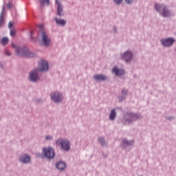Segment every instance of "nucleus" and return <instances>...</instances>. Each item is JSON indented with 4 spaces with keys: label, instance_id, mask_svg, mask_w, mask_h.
Listing matches in <instances>:
<instances>
[{
    "label": "nucleus",
    "instance_id": "1",
    "mask_svg": "<svg viewBox=\"0 0 176 176\" xmlns=\"http://www.w3.org/2000/svg\"><path fill=\"white\" fill-rule=\"evenodd\" d=\"M12 47L13 49H15V54L16 56H19L20 57H28V58L35 57V54L31 52L30 50L25 47L21 48L13 43L12 44Z\"/></svg>",
    "mask_w": 176,
    "mask_h": 176
},
{
    "label": "nucleus",
    "instance_id": "2",
    "mask_svg": "<svg viewBox=\"0 0 176 176\" xmlns=\"http://www.w3.org/2000/svg\"><path fill=\"white\" fill-rule=\"evenodd\" d=\"M45 71V59H42L38 62L37 70L32 71L29 74V79L32 82H36L39 79L38 72H43Z\"/></svg>",
    "mask_w": 176,
    "mask_h": 176
},
{
    "label": "nucleus",
    "instance_id": "3",
    "mask_svg": "<svg viewBox=\"0 0 176 176\" xmlns=\"http://www.w3.org/2000/svg\"><path fill=\"white\" fill-rule=\"evenodd\" d=\"M38 41L41 46H45V24L40 23L38 25Z\"/></svg>",
    "mask_w": 176,
    "mask_h": 176
},
{
    "label": "nucleus",
    "instance_id": "4",
    "mask_svg": "<svg viewBox=\"0 0 176 176\" xmlns=\"http://www.w3.org/2000/svg\"><path fill=\"white\" fill-rule=\"evenodd\" d=\"M57 144H60L64 150H69L71 144L67 139H58L56 141Z\"/></svg>",
    "mask_w": 176,
    "mask_h": 176
},
{
    "label": "nucleus",
    "instance_id": "5",
    "mask_svg": "<svg viewBox=\"0 0 176 176\" xmlns=\"http://www.w3.org/2000/svg\"><path fill=\"white\" fill-rule=\"evenodd\" d=\"M155 10L156 11H160L161 8H162V16L164 17H168L170 15V11L167 10L166 7H162V6H159V4H155Z\"/></svg>",
    "mask_w": 176,
    "mask_h": 176
},
{
    "label": "nucleus",
    "instance_id": "6",
    "mask_svg": "<svg viewBox=\"0 0 176 176\" xmlns=\"http://www.w3.org/2000/svg\"><path fill=\"white\" fill-rule=\"evenodd\" d=\"M54 155L55 151L52 147H47L45 148V157H47V158H54Z\"/></svg>",
    "mask_w": 176,
    "mask_h": 176
},
{
    "label": "nucleus",
    "instance_id": "7",
    "mask_svg": "<svg viewBox=\"0 0 176 176\" xmlns=\"http://www.w3.org/2000/svg\"><path fill=\"white\" fill-rule=\"evenodd\" d=\"M51 98L54 102H61L63 100V96L60 94H59V92L52 94V95H51Z\"/></svg>",
    "mask_w": 176,
    "mask_h": 176
},
{
    "label": "nucleus",
    "instance_id": "8",
    "mask_svg": "<svg viewBox=\"0 0 176 176\" xmlns=\"http://www.w3.org/2000/svg\"><path fill=\"white\" fill-rule=\"evenodd\" d=\"M133 58V54L130 51H126L123 55H122V58L125 60V62H129Z\"/></svg>",
    "mask_w": 176,
    "mask_h": 176
},
{
    "label": "nucleus",
    "instance_id": "9",
    "mask_svg": "<svg viewBox=\"0 0 176 176\" xmlns=\"http://www.w3.org/2000/svg\"><path fill=\"white\" fill-rule=\"evenodd\" d=\"M161 43L164 47H170L175 43L173 38H166V40H162Z\"/></svg>",
    "mask_w": 176,
    "mask_h": 176
},
{
    "label": "nucleus",
    "instance_id": "10",
    "mask_svg": "<svg viewBox=\"0 0 176 176\" xmlns=\"http://www.w3.org/2000/svg\"><path fill=\"white\" fill-rule=\"evenodd\" d=\"M113 73H114L116 76H122L124 74L125 72L123 69H118V67H113Z\"/></svg>",
    "mask_w": 176,
    "mask_h": 176
},
{
    "label": "nucleus",
    "instance_id": "11",
    "mask_svg": "<svg viewBox=\"0 0 176 176\" xmlns=\"http://www.w3.org/2000/svg\"><path fill=\"white\" fill-rule=\"evenodd\" d=\"M94 78H95V80H97L98 81H104V80H106L107 77L104 74H96L95 76H94Z\"/></svg>",
    "mask_w": 176,
    "mask_h": 176
},
{
    "label": "nucleus",
    "instance_id": "12",
    "mask_svg": "<svg viewBox=\"0 0 176 176\" xmlns=\"http://www.w3.org/2000/svg\"><path fill=\"white\" fill-rule=\"evenodd\" d=\"M56 168H58V169H60V170L65 169L66 168L65 162H63L62 161L57 162Z\"/></svg>",
    "mask_w": 176,
    "mask_h": 176
},
{
    "label": "nucleus",
    "instance_id": "13",
    "mask_svg": "<svg viewBox=\"0 0 176 176\" xmlns=\"http://www.w3.org/2000/svg\"><path fill=\"white\" fill-rule=\"evenodd\" d=\"M39 5H38V10L40 12H43L45 10V0H39Z\"/></svg>",
    "mask_w": 176,
    "mask_h": 176
},
{
    "label": "nucleus",
    "instance_id": "14",
    "mask_svg": "<svg viewBox=\"0 0 176 176\" xmlns=\"http://www.w3.org/2000/svg\"><path fill=\"white\" fill-rule=\"evenodd\" d=\"M56 3L58 4V8H57L58 15L61 16L63 13V7H61L58 0H56Z\"/></svg>",
    "mask_w": 176,
    "mask_h": 176
},
{
    "label": "nucleus",
    "instance_id": "15",
    "mask_svg": "<svg viewBox=\"0 0 176 176\" xmlns=\"http://www.w3.org/2000/svg\"><path fill=\"white\" fill-rule=\"evenodd\" d=\"M20 160H21L23 163H28V162L30 160V156L25 155L22 158H20Z\"/></svg>",
    "mask_w": 176,
    "mask_h": 176
},
{
    "label": "nucleus",
    "instance_id": "16",
    "mask_svg": "<svg viewBox=\"0 0 176 176\" xmlns=\"http://www.w3.org/2000/svg\"><path fill=\"white\" fill-rule=\"evenodd\" d=\"M8 43H9V38H8V37H3L1 38V45L3 46H6V45H8Z\"/></svg>",
    "mask_w": 176,
    "mask_h": 176
},
{
    "label": "nucleus",
    "instance_id": "17",
    "mask_svg": "<svg viewBox=\"0 0 176 176\" xmlns=\"http://www.w3.org/2000/svg\"><path fill=\"white\" fill-rule=\"evenodd\" d=\"M56 22L58 25H60L61 26L66 25V21L64 19H56Z\"/></svg>",
    "mask_w": 176,
    "mask_h": 176
},
{
    "label": "nucleus",
    "instance_id": "18",
    "mask_svg": "<svg viewBox=\"0 0 176 176\" xmlns=\"http://www.w3.org/2000/svg\"><path fill=\"white\" fill-rule=\"evenodd\" d=\"M116 117V111L115 109L111 110V114L109 116L110 120H115Z\"/></svg>",
    "mask_w": 176,
    "mask_h": 176
},
{
    "label": "nucleus",
    "instance_id": "19",
    "mask_svg": "<svg viewBox=\"0 0 176 176\" xmlns=\"http://www.w3.org/2000/svg\"><path fill=\"white\" fill-rule=\"evenodd\" d=\"M49 45H50V40L45 34V47H49Z\"/></svg>",
    "mask_w": 176,
    "mask_h": 176
},
{
    "label": "nucleus",
    "instance_id": "20",
    "mask_svg": "<svg viewBox=\"0 0 176 176\" xmlns=\"http://www.w3.org/2000/svg\"><path fill=\"white\" fill-rule=\"evenodd\" d=\"M133 143V142H129L128 140H126V139H124V140H122V144H132Z\"/></svg>",
    "mask_w": 176,
    "mask_h": 176
},
{
    "label": "nucleus",
    "instance_id": "21",
    "mask_svg": "<svg viewBox=\"0 0 176 176\" xmlns=\"http://www.w3.org/2000/svg\"><path fill=\"white\" fill-rule=\"evenodd\" d=\"M15 34H16V30H12L10 31V36H14Z\"/></svg>",
    "mask_w": 176,
    "mask_h": 176
},
{
    "label": "nucleus",
    "instance_id": "22",
    "mask_svg": "<svg viewBox=\"0 0 176 176\" xmlns=\"http://www.w3.org/2000/svg\"><path fill=\"white\" fill-rule=\"evenodd\" d=\"M130 117L131 120H135V118H137V116H135V114H131Z\"/></svg>",
    "mask_w": 176,
    "mask_h": 176
},
{
    "label": "nucleus",
    "instance_id": "23",
    "mask_svg": "<svg viewBox=\"0 0 176 176\" xmlns=\"http://www.w3.org/2000/svg\"><path fill=\"white\" fill-rule=\"evenodd\" d=\"M49 70V63L45 60V72Z\"/></svg>",
    "mask_w": 176,
    "mask_h": 176
},
{
    "label": "nucleus",
    "instance_id": "24",
    "mask_svg": "<svg viewBox=\"0 0 176 176\" xmlns=\"http://www.w3.org/2000/svg\"><path fill=\"white\" fill-rule=\"evenodd\" d=\"M98 140L100 143H101L102 144H104V138H99Z\"/></svg>",
    "mask_w": 176,
    "mask_h": 176
},
{
    "label": "nucleus",
    "instance_id": "25",
    "mask_svg": "<svg viewBox=\"0 0 176 176\" xmlns=\"http://www.w3.org/2000/svg\"><path fill=\"white\" fill-rule=\"evenodd\" d=\"M45 139H46V140H52V136H46Z\"/></svg>",
    "mask_w": 176,
    "mask_h": 176
},
{
    "label": "nucleus",
    "instance_id": "26",
    "mask_svg": "<svg viewBox=\"0 0 176 176\" xmlns=\"http://www.w3.org/2000/svg\"><path fill=\"white\" fill-rule=\"evenodd\" d=\"M12 27H13V23L9 22V23H8V28H12Z\"/></svg>",
    "mask_w": 176,
    "mask_h": 176
},
{
    "label": "nucleus",
    "instance_id": "27",
    "mask_svg": "<svg viewBox=\"0 0 176 176\" xmlns=\"http://www.w3.org/2000/svg\"><path fill=\"white\" fill-rule=\"evenodd\" d=\"M5 54H6V56H10V52L9 51L6 50L5 52Z\"/></svg>",
    "mask_w": 176,
    "mask_h": 176
},
{
    "label": "nucleus",
    "instance_id": "28",
    "mask_svg": "<svg viewBox=\"0 0 176 176\" xmlns=\"http://www.w3.org/2000/svg\"><path fill=\"white\" fill-rule=\"evenodd\" d=\"M115 2H116V3H118L119 5V3H121V2H122V0H114Z\"/></svg>",
    "mask_w": 176,
    "mask_h": 176
},
{
    "label": "nucleus",
    "instance_id": "29",
    "mask_svg": "<svg viewBox=\"0 0 176 176\" xmlns=\"http://www.w3.org/2000/svg\"><path fill=\"white\" fill-rule=\"evenodd\" d=\"M7 8H8V9H10L12 8V4L10 3H8L7 4Z\"/></svg>",
    "mask_w": 176,
    "mask_h": 176
},
{
    "label": "nucleus",
    "instance_id": "30",
    "mask_svg": "<svg viewBox=\"0 0 176 176\" xmlns=\"http://www.w3.org/2000/svg\"><path fill=\"white\" fill-rule=\"evenodd\" d=\"M46 5H50V0H45Z\"/></svg>",
    "mask_w": 176,
    "mask_h": 176
},
{
    "label": "nucleus",
    "instance_id": "31",
    "mask_svg": "<svg viewBox=\"0 0 176 176\" xmlns=\"http://www.w3.org/2000/svg\"><path fill=\"white\" fill-rule=\"evenodd\" d=\"M133 0H125V1L127 3H131V2H133Z\"/></svg>",
    "mask_w": 176,
    "mask_h": 176
},
{
    "label": "nucleus",
    "instance_id": "32",
    "mask_svg": "<svg viewBox=\"0 0 176 176\" xmlns=\"http://www.w3.org/2000/svg\"><path fill=\"white\" fill-rule=\"evenodd\" d=\"M3 16V11H2L1 14V16H0L1 19H2Z\"/></svg>",
    "mask_w": 176,
    "mask_h": 176
},
{
    "label": "nucleus",
    "instance_id": "33",
    "mask_svg": "<svg viewBox=\"0 0 176 176\" xmlns=\"http://www.w3.org/2000/svg\"><path fill=\"white\" fill-rule=\"evenodd\" d=\"M122 94H127V91L123 90V91H122Z\"/></svg>",
    "mask_w": 176,
    "mask_h": 176
},
{
    "label": "nucleus",
    "instance_id": "34",
    "mask_svg": "<svg viewBox=\"0 0 176 176\" xmlns=\"http://www.w3.org/2000/svg\"><path fill=\"white\" fill-rule=\"evenodd\" d=\"M126 122H131V120H126Z\"/></svg>",
    "mask_w": 176,
    "mask_h": 176
},
{
    "label": "nucleus",
    "instance_id": "35",
    "mask_svg": "<svg viewBox=\"0 0 176 176\" xmlns=\"http://www.w3.org/2000/svg\"><path fill=\"white\" fill-rule=\"evenodd\" d=\"M43 152H45V148H43Z\"/></svg>",
    "mask_w": 176,
    "mask_h": 176
},
{
    "label": "nucleus",
    "instance_id": "36",
    "mask_svg": "<svg viewBox=\"0 0 176 176\" xmlns=\"http://www.w3.org/2000/svg\"><path fill=\"white\" fill-rule=\"evenodd\" d=\"M113 30H114V31H116V28H114Z\"/></svg>",
    "mask_w": 176,
    "mask_h": 176
}]
</instances>
